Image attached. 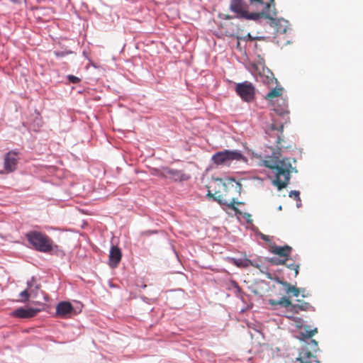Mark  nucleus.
<instances>
[{
  "instance_id": "obj_1",
  "label": "nucleus",
  "mask_w": 363,
  "mask_h": 363,
  "mask_svg": "<svg viewBox=\"0 0 363 363\" xmlns=\"http://www.w3.org/2000/svg\"><path fill=\"white\" fill-rule=\"evenodd\" d=\"M284 122L273 118L272 122L266 129V133L269 140L276 146V151L273 152L272 156L267 157L262 164L264 167L272 169L274 173L275 178L272 181L274 186L279 190L287 186L291 179V174L297 172L296 167H293L289 158H279L281 152L284 150L291 148V145L284 139L283 128Z\"/></svg>"
},
{
  "instance_id": "obj_27",
  "label": "nucleus",
  "mask_w": 363,
  "mask_h": 363,
  "mask_svg": "<svg viewBox=\"0 0 363 363\" xmlns=\"http://www.w3.org/2000/svg\"><path fill=\"white\" fill-rule=\"evenodd\" d=\"M232 189L235 190L234 187H232L231 185H229V190L228 191H223L222 193L223 194H228L229 196H230L231 198H234L232 194L230 193Z\"/></svg>"
},
{
  "instance_id": "obj_4",
  "label": "nucleus",
  "mask_w": 363,
  "mask_h": 363,
  "mask_svg": "<svg viewBox=\"0 0 363 363\" xmlns=\"http://www.w3.org/2000/svg\"><path fill=\"white\" fill-rule=\"evenodd\" d=\"M268 303L271 306L281 305L284 308H289V311L293 314H298L299 311H308L313 308V306L308 302L297 300L296 303H292L291 301L286 297H282L279 301L269 299Z\"/></svg>"
},
{
  "instance_id": "obj_8",
  "label": "nucleus",
  "mask_w": 363,
  "mask_h": 363,
  "mask_svg": "<svg viewBox=\"0 0 363 363\" xmlns=\"http://www.w3.org/2000/svg\"><path fill=\"white\" fill-rule=\"evenodd\" d=\"M235 91L238 95L246 102H250L255 98V87L247 81L237 84L235 86Z\"/></svg>"
},
{
  "instance_id": "obj_23",
  "label": "nucleus",
  "mask_w": 363,
  "mask_h": 363,
  "mask_svg": "<svg viewBox=\"0 0 363 363\" xmlns=\"http://www.w3.org/2000/svg\"><path fill=\"white\" fill-rule=\"evenodd\" d=\"M318 333V329H310L309 326H305L304 330L300 332V335L303 340L312 337Z\"/></svg>"
},
{
  "instance_id": "obj_16",
  "label": "nucleus",
  "mask_w": 363,
  "mask_h": 363,
  "mask_svg": "<svg viewBox=\"0 0 363 363\" xmlns=\"http://www.w3.org/2000/svg\"><path fill=\"white\" fill-rule=\"evenodd\" d=\"M271 21V25L276 30L277 33H286L289 29V22L284 19L275 18L272 16V18H269Z\"/></svg>"
},
{
  "instance_id": "obj_6",
  "label": "nucleus",
  "mask_w": 363,
  "mask_h": 363,
  "mask_svg": "<svg viewBox=\"0 0 363 363\" xmlns=\"http://www.w3.org/2000/svg\"><path fill=\"white\" fill-rule=\"evenodd\" d=\"M244 157L238 150H224L215 153L212 156V160L216 165H230L233 160H241Z\"/></svg>"
},
{
  "instance_id": "obj_26",
  "label": "nucleus",
  "mask_w": 363,
  "mask_h": 363,
  "mask_svg": "<svg viewBox=\"0 0 363 363\" xmlns=\"http://www.w3.org/2000/svg\"><path fill=\"white\" fill-rule=\"evenodd\" d=\"M69 79L71 82L74 83V84L78 83L80 81V79L77 77H75L73 75H69Z\"/></svg>"
},
{
  "instance_id": "obj_15",
  "label": "nucleus",
  "mask_w": 363,
  "mask_h": 363,
  "mask_svg": "<svg viewBox=\"0 0 363 363\" xmlns=\"http://www.w3.org/2000/svg\"><path fill=\"white\" fill-rule=\"evenodd\" d=\"M122 257V253L120 248L117 246H112L109 253V266L111 268L116 267L120 263Z\"/></svg>"
},
{
  "instance_id": "obj_21",
  "label": "nucleus",
  "mask_w": 363,
  "mask_h": 363,
  "mask_svg": "<svg viewBox=\"0 0 363 363\" xmlns=\"http://www.w3.org/2000/svg\"><path fill=\"white\" fill-rule=\"evenodd\" d=\"M285 263L284 264L287 268L294 271V277L298 274L299 264H296L290 257H286Z\"/></svg>"
},
{
  "instance_id": "obj_32",
  "label": "nucleus",
  "mask_w": 363,
  "mask_h": 363,
  "mask_svg": "<svg viewBox=\"0 0 363 363\" xmlns=\"http://www.w3.org/2000/svg\"><path fill=\"white\" fill-rule=\"evenodd\" d=\"M225 18L230 19V18H231V17L230 16H226Z\"/></svg>"
},
{
  "instance_id": "obj_12",
  "label": "nucleus",
  "mask_w": 363,
  "mask_h": 363,
  "mask_svg": "<svg viewBox=\"0 0 363 363\" xmlns=\"http://www.w3.org/2000/svg\"><path fill=\"white\" fill-rule=\"evenodd\" d=\"M39 311V309H35L32 308H24L21 307L13 311L11 315L14 317L20 318H30L35 316Z\"/></svg>"
},
{
  "instance_id": "obj_31",
  "label": "nucleus",
  "mask_w": 363,
  "mask_h": 363,
  "mask_svg": "<svg viewBox=\"0 0 363 363\" xmlns=\"http://www.w3.org/2000/svg\"><path fill=\"white\" fill-rule=\"evenodd\" d=\"M311 342L314 345L315 347L317 348L318 347V342L315 341V340H312Z\"/></svg>"
},
{
  "instance_id": "obj_18",
  "label": "nucleus",
  "mask_w": 363,
  "mask_h": 363,
  "mask_svg": "<svg viewBox=\"0 0 363 363\" xmlns=\"http://www.w3.org/2000/svg\"><path fill=\"white\" fill-rule=\"evenodd\" d=\"M298 360L301 363H319L316 357L313 355L308 349H302L299 353Z\"/></svg>"
},
{
  "instance_id": "obj_5",
  "label": "nucleus",
  "mask_w": 363,
  "mask_h": 363,
  "mask_svg": "<svg viewBox=\"0 0 363 363\" xmlns=\"http://www.w3.org/2000/svg\"><path fill=\"white\" fill-rule=\"evenodd\" d=\"M251 6L256 9L260 10V12H255L259 14V18L264 16L266 18H272L276 16L274 0H249Z\"/></svg>"
},
{
  "instance_id": "obj_19",
  "label": "nucleus",
  "mask_w": 363,
  "mask_h": 363,
  "mask_svg": "<svg viewBox=\"0 0 363 363\" xmlns=\"http://www.w3.org/2000/svg\"><path fill=\"white\" fill-rule=\"evenodd\" d=\"M277 281L284 287L286 294L289 296L291 294L295 297H298L299 296L301 293L300 289L291 285L290 283L286 281H282L279 279H277Z\"/></svg>"
},
{
  "instance_id": "obj_14",
  "label": "nucleus",
  "mask_w": 363,
  "mask_h": 363,
  "mask_svg": "<svg viewBox=\"0 0 363 363\" xmlns=\"http://www.w3.org/2000/svg\"><path fill=\"white\" fill-rule=\"evenodd\" d=\"M292 248L289 245L278 246L276 245H272L269 247V252L278 255L281 258H286L290 257Z\"/></svg>"
},
{
  "instance_id": "obj_3",
  "label": "nucleus",
  "mask_w": 363,
  "mask_h": 363,
  "mask_svg": "<svg viewBox=\"0 0 363 363\" xmlns=\"http://www.w3.org/2000/svg\"><path fill=\"white\" fill-rule=\"evenodd\" d=\"M26 238L30 245L38 251L50 252L53 250L52 239L39 231H30L26 234Z\"/></svg>"
},
{
  "instance_id": "obj_11",
  "label": "nucleus",
  "mask_w": 363,
  "mask_h": 363,
  "mask_svg": "<svg viewBox=\"0 0 363 363\" xmlns=\"http://www.w3.org/2000/svg\"><path fill=\"white\" fill-rule=\"evenodd\" d=\"M233 264H235L238 267H244L247 268L249 266H252L257 269H259L260 272L262 274H264L267 277V278L269 279H272V276L270 273L267 272V268L265 267H261V266L257 264V262H254L249 259L245 258V259H234Z\"/></svg>"
},
{
  "instance_id": "obj_25",
  "label": "nucleus",
  "mask_w": 363,
  "mask_h": 363,
  "mask_svg": "<svg viewBox=\"0 0 363 363\" xmlns=\"http://www.w3.org/2000/svg\"><path fill=\"white\" fill-rule=\"evenodd\" d=\"M300 193L298 191H291L289 192V196L295 200H296L298 203H297V206L298 207H300L301 206V199H300Z\"/></svg>"
},
{
  "instance_id": "obj_22",
  "label": "nucleus",
  "mask_w": 363,
  "mask_h": 363,
  "mask_svg": "<svg viewBox=\"0 0 363 363\" xmlns=\"http://www.w3.org/2000/svg\"><path fill=\"white\" fill-rule=\"evenodd\" d=\"M33 281L34 280H33V278L30 281L28 282V289L30 290V292H28V289H26V290L23 291L19 294L20 297L21 298L20 299L21 302H26L27 301H28V299H29V298L30 296V294L33 293V289H31V287L33 286Z\"/></svg>"
},
{
  "instance_id": "obj_29",
  "label": "nucleus",
  "mask_w": 363,
  "mask_h": 363,
  "mask_svg": "<svg viewBox=\"0 0 363 363\" xmlns=\"http://www.w3.org/2000/svg\"><path fill=\"white\" fill-rule=\"evenodd\" d=\"M54 53L57 57H63L65 55L64 52H56L55 51Z\"/></svg>"
},
{
  "instance_id": "obj_24",
  "label": "nucleus",
  "mask_w": 363,
  "mask_h": 363,
  "mask_svg": "<svg viewBox=\"0 0 363 363\" xmlns=\"http://www.w3.org/2000/svg\"><path fill=\"white\" fill-rule=\"evenodd\" d=\"M286 259L279 257H272L268 259V262L274 265L283 264L285 263Z\"/></svg>"
},
{
  "instance_id": "obj_20",
  "label": "nucleus",
  "mask_w": 363,
  "mask_h": 363,
  "mask_svg": "<svg viewBox=\"0 0 363 363\" xmlns=\"http://www.w3.org/2000/svg\"><path fill=\"white\" fill-rule=\"evenodd\" d=\"M283 93V89L281 87L272 89L264 97L265 99L269 101H273L274 98H279L281 96Z\"/></svg>"
},
{
  "instance_id": "obj_9",
  "label": "nucleus",
  "mask_w": 363,
  "mask_h": 363,
  "mask_svg": "<svg viewBox=\"0 0 363 363\" xmlns=\"http://www.w3.org/2000/svg\"><path fill=\"white\" fill-rule=\"evenodd\" d=\"M18 157L15 151H9L4 156V172L11 173L17 169Z\"/></svg>"
},
{
  "instance_id": "obj_2",
  "label": "nucleus",
  "mask_w": 363,
  "mask_h": 363,
  "mask_svg": "<svg viewBox=\"0 0 363 363\" xmlns=\"http://www.w3.org/2000/svg\"><path fill=\"white\" fill-rule=\"evenodd\" d=\"M229 185L234 187L236 192H240L241 189V184L235 182V179L230 178L228 183L223 182L222 179H216L208 186L207 196L213 198L221 205H225L235 211L236 213L241 214V212L235 207V204H243L242 202H237L235 198H231L228 194H223V191H228L229 190Z\"/></svg>"
},
{
  "instance_id": "obj_17",
  "label": "nucleus",
  "mask_w": 363,
  "mask_h": 363,
  "mask_svg": "<svg viewBox=\"0 0 363 363\" xmlns=\"http://www.w3.org/2000/svg\"><path fill=\"white\" fill-rule=\"evenodd\" d=\"M277 101H281V104L279 105L278 106H276L274 108V111L275 113L279 116H282L285 118V123H287L289 121V111L288 110V106L286 103V101L284 99H279L277 100Z\"/></svg>"
},
{
  "instance_id": "obj_10",
  "label": "nucleus",
  "mask_w": 363,
  "mask_h": 363,
  "mask_svg": "<svg viewBox=\"0 0 363 363\" xmlns=\"http://www.w3.org/2000/svg\"><path fill=\"white\" fill-rule=\"evenodd\" d=\"M161 176L173 179L174 181L188 180L190 177L181 170L171 169L169 167H163L161 172Z\"/></svg>"
},
{
  "instance_id": "obj_28",
  "label": "nucleus",
  "mask_w": 363,
  "mask_h": 363,
  "mask_svg": "<svg viewBox=\"0 0 363 363\" xmlns=\"http://www.w3.org/2000/svg\"><path fill=\"white\" fill-rule=\"evenodd\" d=\"M274 81L277 82V79L274 77H267L268 84H273Z\"/></svg>"
},
{
  "instance_id": "obj_30",
  "label": "nucleus",
  "mask_w": 363,
  "mask_h": 363,
  "mask_svg": "<svg viewBox=\"0 0 363 363\" xmlns=\"http://www.w3.org/2000/svg\"><path fill=\"white\" fill-rule=\"evenodd\" d=\"M245 40H253V38L251 37L250 34L248 33L246 37H245Z\"/></svg>"
},
{
  "instance_id": "obj_13",
  "label": "nucleus",
  "mask_w": 363,
  "mask_h": 363,
  "mask_svg": "<svg viewBox=\"0 0 363 363\" xmlns=\"http://www.w3.org/2000/svg\"><path fill=\"white\" fill-rule=\"evenodd\" d=\"M74 311V308L69 302H60L56 307V313L61 318L68 317Z\"/></svg>"
},
{
  "instance_id": "obj_7",
  "label": "nucleus",
  "mask_w": 363,
  "mask_h": 363,
  "mask_svg": "<svg viewBox=\"0 0 363 363\" xmlns=\"http://www.w3.org/2000/svg\"><path fill=\"white\" fill-rule=\"evenodd\" d=\"M230 8L236 13V17L238 18L255 21L259 19V14L248 12V6L242 0H230Z\"/></svg>"
}]
</instances>
